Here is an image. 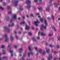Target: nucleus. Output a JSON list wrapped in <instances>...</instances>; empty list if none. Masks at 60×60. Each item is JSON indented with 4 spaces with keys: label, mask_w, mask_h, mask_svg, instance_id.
Segmentation results:
<instances>
[{
    "label": "nucleus",
    "mask_w": 60,
    "mask_h": 60,
    "mask_svg": "<svg viewBox=\"0 0 60 60\" xmlns=\"http://www.w3.org/2000/svg\"><path fill=\"white\" fill-rule=\"evenodd\" d=\"M44 23L45 24V26H43V25H42L41 26V27L40 29L41 30H42V28H44V29H46V27H47V26L48 25V24L47 23V20H45V22Z\"/></svg>",
    "instance_id": "f257e3e1"
},
{
    "label": "nucleus",
    "mask_w": 60,
    "mask_h": 60,
    "mask_svg": "<svg viewBox=\"0 0 60 60\" xmlns=\"http://www.w3.org/2000/svg\"><path fill=\"white\" fill-rule=\"evenodd\" d=\"M19 3V1L17 0H15V2H14V4L15 5V6H18V4Z\"/></svg>",
    "instance_id": "f03ea898"
},
{
    "label": "nucleus",
    "mask_w": 60,
    "mask_h": 60,
    "mask_svg": "<svg viewBox=\"0 0 60 60\" xmlns=\"http://www.w3.org/2000/svg\"><path fill=\"white\" fill-rule=\"evenodd\" d=\"M34 23L36 26H38V23H40V22L39 21H34Z\"/></svg>",
    "instance_id": "7ed1b4c3"
},
{
    "label": "nucleus",
    "mask_w": 60,
    "mask_h": 60,
    "mask_svg": "<svg viewBox=\"0 0 60 60\" xmlns=\"http://www.w3.org/2000/svg\"><path fill=\"white\" fill-rule=\"evenodd\" d=\"M5 36L6 38L5 39V41L6 42H7L9 41V39L8 38H7V37L8 36L7 35H5Z\"/></svg>",
    "instance_id": "20e7f679"
},
{
    "label": "nucleus",
    "mask_w": 60,
    "mask_h": 60,
    "mask_svg": "<svg viewBox=\"0 0 60 60\" xmlns=\"http://www.w3.org/2000/svg\"><path fill=\"white\" fill-rule=\"evenodd\" d=\"M52 59V56L51 54H49V57L48 58V60H50V59Z\"/></svg>",
    "instance_id": "39448f33"
},
{
    "label": "nucleus",
    "mask_w": 60,
    "mask_h": 60,
    "mask_svg": "<svg viewBox=\"0 0 60 60\" xmlns=\"http://www.w3.org/2000/svg\"><path fill=\"white\" fill-rule=\"evenodd\" d=\"M5 30H6V31H8V33L10 32V29H9L7 27H5Z\"/></svg>",
    "instance_id": "423d86ee"
},
{
    "label": "nucleus",
    "mask_w": 60,
    "mask_h": 60,
    "mask_svg": "<svg viewBox=\"0 0 60 60\" xmlns=\"http://www.w3.org/2000/svg\"><path fill=\"white\" fill-rule=\"evenodd\" d=\"M9 52H10L11 53V56H12L13 55V54L12 53H13V51L12 50H11V49H10V50H9Z\"/></svg>",
    "instance_id": "0eeeda50"
},
{
    "label": "nucleus",
    "mask_w": 60,
    "mask_h": 60,
    "mask_svg": "<svg viewBox=\"0 0 60 60\" xmlns=\"http://www.w3.org/2000/svg\"><path fill=\"white\" fill-rule=\"evenodd\" d=\"M25 3L27 4H30V3H31V2L30 0H27L25 2Z\"/></svg>",
    "instance_id": "6e6552de"
},
{
    "label": "nucleus",
    "mask_w": 60,
    "mask_h": 60,
    "mask_svg": "<svg viewBox=\"0 0 60 60\" xmlns=\"http://www.w3.org/2000/svg\"><path fill=\"white\" fill-rule=\"evenodd\" d=\"M30 54H31L32 56L33 55V52H29L28 53V56L29 57L30 56Z\"/></svg>",
    "instance_id": "1a4fd4ad"
},
{
    "label": "nucleus",
    "mask_w": 60,
    "mask_h": 60,
    "mask_svg": "<svg viewBox=\"0 0 60 60\" xmlns=\"http://www.w3.org/2000/svg\"><path fill=\"white\" fill-rule=\"evenodd\" d=\"M26 27L25 28L26 30H29V27L26 25Z\"/></svg>",
    "instance_id": "9d476101"
},
{
    "label": "nucleus",
    "mask_w": 60,
    "mask_h": 60,
    "mask_svg": "<svg viewBox=\"0 0 60 60\" xmlns=\"http://www.w3.org/2000/svg\"><path fill=\"white\" fill-rule=\"evenodd\" d=\"M26 53H25L24 54L23 56V57H22V60H25L24 59V57H26Z\"/></svg>",
    "instance_id": "9b49d317"
},
{
    "label": "nucleus",
    "mask_w": 60,
    "mask_h": 60,
    "mask_svg": "<svg viewBox=\"0 0 60 60\" xmlns=\"http://www.w3.org/2000/svg\"><path fill=\"white\" fill-rule=\"evenodd\" d=\"M19 52L20 53H21V52H22V51L23 50V49L22 48H20L19 49Z\"/></svg>",
    "instance_id": "f8f14e48"
},
{
    "label": "nucleus",
    "mask_w": 60,
    "mask_h": 60,
    "mask_svg": "<svg viewBox=\"0 0 60 60\" xmlns=\"http://www.w3.org/2000/svg\"><path fill=\"white\" fill-rule=\"evenodd\" d=\"M55 7H57V5H59L60 4L59 3L57 4V3H56L55 4Z\"/></svg>",
    "instance_id": "ddd939ff"
},
{
    "label": "nucleus",
    "mask_w": 60,
    "mask_h": 60,
    "mask_svg": "<svg viewBox=\"0 0 60 60\" xmlns=\"http://www.w3.org/2000/svg\"><path fill=\"white\" fill-rule=\"evenodd\" d=\"M16 17L17 15L16 14L14 15H13V17L14 18V19H16Z\"/></svg>",
    "instance_id": "4468645a"
},
{
    "label": "nucleus",
    "mask_w": 60,
    "mask_h": 60,
    "mask_svg": "<svg viewBox=\"0 0 60 60\" xmlns=\"http://www.w3.org/2000/svg\"><path fill=\"white\" fill-rule=\"evenodd\" d=\"M30 7H31V5H27V8L28 9H29L30 8Z\"/></svg>",
    "instance_id": "2eb2a0df"
},
{
    "label": "nucleus",
    "mask_w": 60,
    "mask_h": 60,
    "mask_svg": "<svg viewBox=\"0 0 60 60\" xmlns=\"http://www.w3.org/2000/svg\"><path fill=\"white\" fill-rule=\"evenodd\" d=\"M50 10V9L49 8V7H48L46 9V11H48Z\"/></svg>",
    "instance_id": "dca6fc26"
},
{
    "label": "nucleus",
    "mask_w": 60,
    "mask_h": 60,
    "mask_svg": "<svg viewBox=\"0 0 60 60\" xmlns=\"http://www.w3.org/2000/svg\"><path fill=\"white\" fill-rule=\"evenodd\" d=\"M41 35L42 36H45V35H46V34H45L43 33H41Z\"/></svg>",
    "instance_id": "f3484780"
},
{
    "label": "nucleus",
    "mask_w": 60,
    "mask_h": 60,
    "mask_svg": "<svg viewBox=\"0 0 60 60\" xmlns=\"http://www.w3.org/2000/svg\"><path fill=\"white\" fill-rule=\"evenodd\" d=\"M26 23V22L24 21L23 22H22L20 23L21 25H22L23 24H25Z\"/></svg>",
    "instance_id": "a211bd4d"
},
{
    "label": "nucleus",
    "mask_w": 60,
    "mask_h": 60,
    "mask_svg": "<svg viewBox=\"0 0 60 60\" xmlns=\"http://www.w3.org/2000/svg\"><path fill=\"white\" fill-rule=\"evenodd\" d=\"M14 26V24L12 23L11 25H8L9 26V27H10V26Z\"/></svg>",
    "instance_id": "6ab92c4d"
},
{
    "label": "nucleus",
    "mask_w": 60,
    "mask_h": 60,
    "mask_svg": "<svg viewBox=\"0 0 60 60\" xmlns=\"http://www.w3.org/2000/svg\"><path fill=\"white\" fill-rule=\"evenodd\" d=\"M36 15H38V17L39 18H41V16H39V13H37L36 14Z\"/></svg>",
    "instance_id": "aec40b11"
},
{
    "label": "nucleus",
    "mask_w": 60,
    "mask_h": 60,
    "mask_svg": "<svg viewBox=\"0 0 60 60\" xmlns=\"http://www.w3.org/2000/svg\"><path fill=\"white\" fill-rule=\"evenodd\" d=\"M23 10H24V9H23V8H22V7H21V8H20V10L21 11H22Z\"/></svg>",
    "instance_id": "412c9836"
},
{
    "label": "nucleus",
    "mask_w": 60,
    "mask_h": 60,
    "mask_svg": "<svg viewBox=\"0 0 60 60\" xmlns=\"http://www.w3.org/2000/svg\"><path fill=\"white\" fill-rule=\"evenodd\" d=\"M46 52L47 53H49V49H46Z\"/></svg>",
    "instance_id": "4be33fe9"
},
{
    "label": "nucleus",
    "mask_w": 60,
    "mask_h": 60,
    "mask_svg": "<svg viewBox=\"0 0 60 60\" xmlns=\"http://www.w3.org/2000/svg\"><path fill=\"white\" fill-rule=\"evenodd\" d=\"M40 20L41 22H43V19L42 18H40Z\"/></svg>",
    "instance_id": "5701e85b"
},
{
    "label": "nucleus",
    "mask_w": 60,
    "mask_h": 60,
    "mask_svg": "<svg viewBox=\"0 0 60 60\" xmlns=\"http://www.w3.org/2000/svg\"><path fill=\"white\" fill-rule=\"evenodd\" d=\"M5 47V46L4 45H1V49H4Z\"/></svg>",
    "instance_id": "b1692460"
},
{
    "label": "nucleus",
    "mask_w": 60,
    "mask_h": 60,
    "mask_svg": "<svg viewBox=\"0 0 60 60\" xmlns=\"http://www.w3.org/2000/svg\"><path fill=\"white\" fill-rule=\"evenodd\" d=\"M11 40H14V38L12 36H11Z\"/></svg>",
    "instance_id": "393cba45"
},
{
    "label": "nucleus",
    "mask_w": 60,
    "mask_h": 60,
    "mask_svg": "<svg viewBox=\"0 0 60 60\" xmlns=\"http://www.w3.org/2000/svg\"><path fill=\"white\" fill-rule=\"evenodd\" d=\"M32 40L33 41H36V40H35V39L34 38H32Z\"/></svg>",
    "instance_id": "a878e982"
},
{
    "label": "nucleus",
    "mask_w": 60,
    "mask_h": 60,
    "mask_svg": "<svg viewBox=\"0 0 60 60\" xmlns=\"http://www.w3.org/2000/svg\"><path fill=\"white\" fill-rule=\"evenodd\" d=\"M29 35L30 36H31V35H32V34L31 32H30L29 33Z\"/></svg>",
    "instance_id": "bb28decb"
},
{
    "label": "nucleus",
    "mask_w": 60,
    "mask_h": 60,
    "mask_svg": "<svg viewBox=\"0 0 60 60\" xmlns=\"http://www.w3.org/2000/svg\"><path fill=\"white\" fill-rule=\"evenodd\" d=\"M8 14H11V11H10L9 12H8Z\"/></svg>",
    "instance_id": "cd10ccee"
},
{
    "label": "nucleus",
    "mask_w": 60,
    "mask_h": 60,
    "mask_svg": "<svg viewBox=\"0 0 60 60\" xmlns=\"http://www.w3.org/2000/svg\"><path fill=\"white\" fill-rule=\"evenodd\" d=\"M42 51V50H41V49H40L39 51V52L40 53H41V52Z\"/></svg>",
    "instance_id": "c85d7f7f"
},
{
    "label": "nucleus",
    "mask_w": 60,
    "mask_h": 60,
    "mask_svg": "<svg viewBox=\"0 0 60 60\" xmlns=\"http://www.w3.org/2000/svg\"><path fill=\"white\" fill-rule=\"evenodd\" d=\"M28 48L29 50H30V51H31V47L30 46H29V47Z\"/></svg>",
    "instance_id": "c756f323"
},
{
    "label": "nucleus",
    "mask_w": 60,
    "mask_h": 60,
    "mask_svg": "<svg viewBox=\"0 0 60 60\" xmlns=\"http://www.w3.org/2000/svg\"><path fill=\"white\" fill-rule=\"evenodd\" d=\"M52 18L53 20H54V16L52 15Z\"/></svg>",
    "instance_id": "7c9ffc66"
},
{
    "label": "nucleus",
    "mask_w": 60,
    "mask_h": 60,
    "mask_svg": "<svg viewBox=\"0 0 60 60\" xmlns=\"http://www.w3.org/2000/svg\"><path fill=\"white\" fill-rule=\"evenodd\" d=\"M52 29H54V30L55 31H56V28L54 27H52Z\"/></svg>",
    "instance_id": "2f4dec72"
},
{
    "label": "nucleus",
    "mask_w": 60,
    "mask_h": 60,
    "mask_svg": "<svg viewBox=\"0 0 60 60\" xmlns=\"http://www.w3.org/2000/svg\"><path fill=\"white\" fill-rule=\"evenodd\" d=\"M53 35V34H49V36H52Z\"/></svg>",
    "instance_id": "473e14b6"
},
{
    "label": "nucleus",
    "mask_w": 60,
    "mask_h": 60,
    "mask_svg": "<svg viewBox=\"0 0 60 60\" xmlns=\"http://www.w3.org/2000/svg\"><path fill=\"white\" fill-rule=\"evenodd\" d=\"M38 9L39 11L42 10V8L41 7L38 8Z\"/></svg>",
    "instance_id": "72a5a7b5"
},
{
    "label": "nucleus",
    "mask_w": 60,
    "mask_h": 60,
    "mask_svg": "<svg viewBox=\"0 0 60 60\" xmlns=\"http://www.w3.org/2000/svg\"><path fill=\"white\" fill-rule=\"evenodd\" d=\"M57 48H58V49H59V47H60L59 45H57Z\"/></svg>",
    "instance_id": "f704fd0d"
},
{
    "label": "nucleus",
    "mask_w": 60,
    "mask_h": 60,
    "mask_svg": "<svg viewBox=\"0 0 60 60\" xmlns=\"http://www.w3.org/2000/svg\"><path fill=\"white\" fill-rule=\"evenodd\" d=\"M0 9L2 10H3L4 9V8L2 7H0Z\"/></svg>",
    "instance_id": "c9c22d12"
},
{
    "label": "nucleus",
    "mask_w": 60,
    "mask_h": 60,
    "mask_svg": "<svg viewBox=\"0 0 60 60\" xmlns=\"http://www.w3.org/2000/svg\"><path fill=\"white\" fill-rule=\"evenodd\" d=\"M50 47H51L52 48L53 47H54V45L52 46V45H50Z\"/></svg>",
    "instance_id": "e433bc0d"
},
{
    "label": "nucleus",
    "mask_w": 60,
    "mask_h": 60,
    "mask_svg": "<svg viewBox=\"0 0 60 60\" xmlns=\"http://www.w3.org/2000/svg\"><path fill=\"white\" fill-rule=\"evenodd\" d=\"M9 18H10V17H8V18L7 19V21H9V20H10V19H9Z\"/></svg>",
    "instance_id": "4c0bfd02"
},
{
    "label": "nucleus",
    "mask_w": 60,
    "mask_h": 60,
    "mask_svg": "<svg viewBox=\"0 0 60 60\" xmlns=\"http://www.w3.org/2000/svg\"><path fill=\"white\" fill-rule=\"evenodd\" d=\"M45 54H46V52H45L44 51L43 52L42 55H45Z\"/></svg>",
    "instance_id": "58836bf2"
},
{
    "label": "nucleus",
    "mask_w": 60,
    "mask_h": 60,
    "mask_svg": "<svg viewBox=\"0 0 60 60\" xmlns=\"http://www.w3.org/2000/svg\"><path fill=\"white\" fill-rule=\"evenodd\" d=\"M7 58L6 56H5L3 57L4 59H6Z\"/></svg>",
    "instance_id": "ea45409f"
},
{
    "label": "nucleus",
    "mask_w": 60,
    "mask_h": 60,
    "mask_svg": "<svg viewBox=\"0 0 60 60\" xmlns=\"http://www.w3.org/2000/svg\"><path fill=\"white\" fill-rule=\"evenodd\" d=\"M14 48H15V49H17L18 48V46H17L15 45L14 46Z\"/></svg>",
    "instance_id": "a19ab883"
},
{
    "label": "nucleus",
    "mask_w": 60,
    "mask_h": 60,
    "mask_svg": "<svg viewBox=\"0 0 60 60\" xmlns=\"http://www.w3.org/2000/svg\"><path fill=\"white\" fill-rule=\"evenodd\" d=\"M49 20H50V18L49 17H48L47 18Z\"/></svg>",
    "instance_id": "79ce46f5"
},
{
    "label": "nucleus",
    "mask_w": 60,
    "mask_h": 60,
    "mask_svg": "<svg viewBox=\"0 0 60 60\" xmlns=\"http://www.w3.org/2000/svg\"><path fill=\"white\" fill-rule=\"evenodd\" d=\"M10 8H11V7H10V6H8V9H10Z\"/></svg>",
    "instance_id": "37998d69"
},
{
    "label": "nucleus",
    "mask_w": 60,
    "mask_h": 60,
    "mask_svg": "<svg viewBox=\"0 0 60 60\" xmlns=\"http://www.w3.org/2000/svg\"><path fill=\"white\" fill-rule=\"evenodd\" d=\"M57 60V58L56 57H55L54 59V60Z\"/></svg>",
    "instance_id": "c03bdc74"
},
{
    "label": "nucleus",
    "mask_w": 60,
    "mask_h": 60,
    "mask_svg": "<svg viewBox=\"0 0 60 60\" xmlns=\"http://www.w3.org/2000/svg\"><path fill=\"white\" fill-rule=\"evenodd\" d=\"M13 21V19H12L10 21V22H12V21Z\"/></svg>",
    "instance_id": "a18cd8bd"
},
{
    "label": "nucleus",
    "mask_w": 60,
    "mask_h": 60,
    "mask_svg": "<svg viewBox=\"0 0 60 60\" xmlns=\"http://www.w3.org/2000/svg\"><path fill=\"white\" fill-rule=\"evenodd\" d=\"M58 40L59 41H60V37H58Z\"/></svg>",
    "instance_id": "49530a36"
},
{
    "label": "nucleus",
    "mask_w": 60,
    "mask_h": 60,
    "mask_svg": "<svg viewBox=\"0 0 60 60\" xmlns=\"http://www.w3.org/2000/svg\"><path fill=\"white\" fill-rule=\"evenodd\" d=\"M34 1L35 2H38V0H34Z\"/></svg>",
    "instance_id": "de8ad7c7"
},
{
    "label": "nucleus",
    "mask_w": 60,
    "mask_h": 60,
    "mask_svg": "<svg viewBox=\"0 0 60 60\" xmlns=\"http://www.w3.org/2000/svg\"><path fill=\"white\" fill-rule=\"evenodd\" d=\"M54 53H55V54H56V53H57V52H56V51H55L54 52Z\"/></svg>",
    "instance_id": "09e8293b"
},
{
    "label": "nucleus",
    "mask_w": 60,
    "mask_h": 60,
    "mask_svg": "<svg viewBox=\"0 0 60 60\" xmlns=\"http://www.w3.org/2000/svg\"><path fill=\"white\" fill-rule=\"evenodd\" d=\"M11 45H8V48H10V47H11Z\"/></svg>",
    "instance_id": "8fccbe9b"
},
{
    "label": "nucleus",
    "mask_w": 60,
    "mask_h": 60,
    "mask_svg": "<svg viewBox=\"0 0 60 60\" xmlns=\"http://www.w3.org/2000/svg\"><path fill=\"white\" fill-rule=\"evenodd\" d=\"M2 54H6V52H4L2 53Z\"/></svg>",
    "instance_id": "3c124183"
},
{
    "label": "nucleus",
    "mask_w": 60,
    "mask_h": 60,
    "mask_svg": "<svg viewBox=\"0 0 60 60\" xmlns=\"http://www.w3.org/2000/svg\"><path fill=\"white\" fill-rule=\"evenodd\" d=\"M15 37H16V39H18V36H16Z\"/></svg>",
    "instance_id": "603ef678"
},
{
    "label": "nucleus",
    "mask_w": 60,
    "mask_h": 60,
    "mask_svg": "<svg viewBox=\"0 0 60 60\" xmlns=\"http://www.w3.org/2000/svg\"><path fill=\"white\" fill-rule=\"evenodd\" d=\"M26 17H27V18H28L29 17L28 16V15H26Z\"/></svg>",
    "instance_id": "864d4df0"
},
{
    "label": "nucleus",
    "mask_w": 60,
    "mask_h": 60,
    "mask_svg": "<svg viewBox=\"0 0 60 60\" xmlns=\"http://www.w3.org/2000/svg\"><path fill=\"white\" fill-rule=\"evenodd\" d=\"M40 34V32H39L38 34V35H39Z\"/></svg>",
    "instance_id": "5fc2aeb1"
},
{
    "label": "nucleus",
    "mask_w": 60,
    "mask_h": 60,
    "mask_svg": "<svg viewBox=\"0 0 60 60\" xmlns=\"http://www.w3.org/2000/svg\"><path fill=\"white\" fill-rule=\"evenodd\" d=\"M4 6H6V4H5V3H4Z\"/></svg>",
    "instance_id": "6e6d98bb"
},
{
    "label": "nucleus",
    "mask_w": 60,
    "mask_h": 60,
    "mask_svg": "<svg viewBox=\"0 0 60 60\" xmlns=\"http://www.w3.org/2000/svg\"><path fill=\"white\" fill-rule=\"evenodd\" d=\"M35 49L36 50V51H37V48L35 47Z\"/></svg>",
    "instance_id": "4d7b16f0"
},
{
    "label": "nucleus",
    "mask_w": 60,
    "mask_h": 60,
    "mask_svg": "<svg viewBox=\"0 0 60 60\" xmlns=\"http://www.w3.org/2000/svg\"><path fill=\"white\" fill-rule=\"evenodd\" d=\"M37 39H40V37H37Z\"/></svg>",
    "instance_id": "13d9d810"
},
{
    "label": "nucleus",
    "mask_w": 60,
    "mask_h": 60,
    "mask_svg": "<svg viewBox=\"0 0 60 60\" xmlns=\"http://www.w3.org/2000/svg\"><path fill=\"white\" fill-rule=\"evenodd\" d=\"M30 15L31 16V17H34V15L33 14L31 15Z\"/></svg>",
    "instance_id": "bf43d9fd"
},
{
    "label": "nucleus",
    "mask_w": 60,
    "mask_h": 60,
    "mask_svg": "<svg viewBox=\"0 0 60 60\" xmlns=\"http://www.w3.org/2000/svg\"><path fill=\"white\" fill-rule=\"evenodd\" d=\"M54 0H50L51 1H50V3H51V2H52V1H54Z\"/></svg>",
    "instance_id": "052dcab7"
},
{
    "label": "nucleus",
    "mask_w": 60,
    "mask_h": 60,
    "mask_svg": "<svg viewBox=\"0 0 60 60\" xmlns=\"http://www.w3.org/2000/svg\"><path fill=\"white\" fill-rule=\"evenodd\" d=\"M19 34H21V32H19Z\"/></svg>",
    "instance_id": "680f3d73"
},
{
    "label": "nucleus",
    "mask_w": 60,
    "mask_h": 60,
    "mask_svg": "<svg viewBox=\"0 0 60 60\" xmlns=\"http://www.w3.org/2000/svg\"><path fill=\"white\" fill-rule=\"evenodd\" d=\"M2 51H3V52H4V49L2 50Z\"/></svg>",
    "instance_id": "e2e57ef3"
},
{
    "label": "nucleus",
    "mask_w": 60,
    "mask_h": 60,
    "mask_svg": "<svg viewBox=\"0 0 60 60\" xmlns=\"http://www.w3.org/2000/svg\"><path fill=\"white\" fill-rule=\"evenodd\" d=\"M14 33H15V34H16L17 33V32H16V31H14Z\"/></svg>",
    "instance_id": "0e129e2a"
},
{
    "label": "nucleus",
    "mask_w": 60,
    "mask_h": 60,
    "mask_svg": "<svg viewBox=\"0 0 60 60\" xmlns=\"http://www.w3.org/2000/svg\"><path fill=\"white\" fill-rule=\"evenodd\" d=\"M39 2H42V0H39Z\"/></svg>",
    "instance_id": "69168bd1"
},
{
    "label": "nucleus",
    "mask_w": 60,
    "mask_h": 60,
    "mask_svg": "<svg viewBox=\"0 0 60 60\" xmlns=\"http://www.w3.org/2000/svg\"><path fill=\"white\" fill-rule=\"evenodd\" d=\"M19 55L20 56H22V54H19Z\"/></svg>",
    "instance_id": "338daca9"
},
{
    "label": "nucleus",
    "mask_w": 60,
    "mask_h": 60,
    "mask_svg": "<svg viewBox=\"0 0 60 60\" xmlns=\"http://www.w3.org/2000/svg\"><path fill=\"white\" fill-rule=\"evenodd\" d=\"M22 18L23 19H25V16H23L22 17Z\"/></svg>",
    "instance_id": "774afa93"
}]
</instances>
